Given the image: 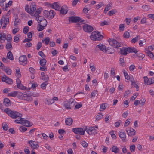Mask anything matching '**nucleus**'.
<instances>
[{"instance_id":"nucleus-20","label":"nucleus","mask_w":154,"mask_h":154,"mask_svg":"<svg viewBox=\"0 0 154 154\" xmlns=\"http://www.w3.org/2000/svg\"><path fill=\"white\" fill-rule=\"evenodd\" d=\"M127 51L129 53H134L135 54H137L138 51L136 49L134 48L128 47L127 48Z\"/></svg>"},{"instance_id":"nucleus-57","label":"nucleus","mask_w":154,"mask_h":154,"mask_svg":"<svg viewBox=\"0 0 154 154\" xmlns=\"http://www.w3.org/2000/svg\"><path fill=\"white\" fill-rule=\"evenodd\" d=\"M41 79L45 81V82H47L49 79V77L47 75L45 76L44 77L41 78Z\"/></svg>"},{"instance_id":"nucleus-25","label":"nucleus","mask_w":154,"mask_h":154,"mask_svg":"<svg viewBox=\"0 0 154 154\" xmlns=\"http://www.w3.org/2000/svg\"><path fill=\"white\" fill-rule=\"evenodd\" d=\"M127 48H123L122 49L120 50V54L122 55H127Z\"/></svg>"},{"instance_id":"nucleus-54","label":"nucleus","mask_w":154,"mask_h":154,"mask_svg":"<svg viewBox=\"0 0 154 154\" xmlns=\"http://www.w3.org/2000/svg\"><path fill=\"white\" fill-rule=\"evenodd\" d=\"M25 10L28 13L31 14L30 10L28 5H26L25 6Z\"/></svg>"},{"instance_id":"nucleus-31","label":"nucleus","mask_w":154,"mask_h":154,"mask_svg":"<svg viewBox=\"0 0 154 154\" xmlns=\"http://www.w3.org/2000/svg\"><path fill=\"white\" fill-rule=\"evenodd\" d=\"M18 95L19 96V98H20V99L22 98L23 99L24 98H25L26 97H27V94H24L20 92L18 93Z\"/></svg>"},{"instance_id":"nucleus-43","label":"nucleus","mask_w":154,"mask_h":154,"mask_svg":"<svg viewBox=\"0 0 154 154\" xmlns=\"http://www.w3.org/2000/svg\"><path fill=\"white\" fill-rule=\"evenodd\" d=\"M69 103H70V105L71 107V108L74 107L76 102L75 101H74V100H71L70 101H69Z\"/></svg>"},{"instance_id":"nucleus-8","label":"nucleus","mask_w":154,"mask_h":154,"mask_svg":"<svg viewBox=\"0 0 154 154\" xmlns=\"http://www.w3.org/2000/svg\"><path fill=\"white\" fill-rule=\"evenodd\" d=\"M85 130H83L81 128H74L72 129V131L76 134L81 135H84Z\"/></svg>"},{"instance_id":"nucleus-32","label":"nucleus","mask_w":154,"mask_h":154,"mask_svg":"<svg viewBox=\"0 0 154 154\" xmlns=\"http://www.w3.org/2000/svg\"><path fill=\"white\" fill-rule=\"evenodd\" d=\"M140 38V35H137L134 38H133L131 41V42L133 43H135L136 42L138 41Z\"/></svg>"},{"instance_id":"nucleus-46","label":"nucleus","mask_w":154,"mask_h":154,"mask_svg":"<svg viewBox=\"0 0 154 154\" xmlns=\"http://www.w3.org/2000/svg\"><path fill=\"white\" fill-rule=\"evenodd\" d=\"M130 36L129 33L128 32H125L124 34L123 37L125 38H128Z\"/></svg>"},{"instance_id":"nucleus-16","label":"nucleus","mask_w":154,"mask_h":154,"mask_svg":"<svg viewBox=\"0 0 154 154\" xmlns=\"http://www.w3.org/2000/svg\"><path fill=\"white\" fill-rule=\"evenodd\" d=\"M4 21V24L7 25L9 23V18L8 17L6 18L3 16L0 20L1 24H2L3 23Z\"/></svg>"},{"instance_id":"nucleus-49","label":"nucleus","mask_w":154,"mask_h":154,"mask_svg":"<svg viewBox=\"0 0 154 154\" xmlns=\"http://www.w3.org/2000/svg\"><path fill=\"white\" fill-rule=\"evenodd\" d=\"M103 115H102V113H99L96 116V119L97 120H99L103 117Z\"/></svg>"},{"instance_id":"nucleus-14","label":"nucleus","mask_w":154,"mask_h":154,"mask_svg":"<svg viewBox=\"0 0 154 154\" xmlns=\"http://www.w3.org/2000/svg\"><path fill=\"white\" fill-rule=\"evenodd\" d=\"M34 141L30 140L28 142V143L30 145L31 147L34 149H38L39 147V145L37 143H34Z\"/></svg>"},{"instance_id":"nucleus-53","label":"nucleus","mask_w":154,"mask_h":154,"mask_svg":"<svg viewBox=\"0 0 154 154\" xmlns=\"http://www.w3.org/2000/svg\"><path fill=\"white\" fill-rule=\"evenodd\" d=\"M135 146L134 145H132L130 147V150L131 152H134L135 151Z\"/></svg>"},{"instance_id":"nucleus-51","label":"nucleus","mask_w":154,"mask_h":154,"mask_svg":"<svg viewBox=\"0 0 154 154\" xmlns=\"http://www.w3.org/2000/svg\"><path fill=\"white\" fill-rule=\"evenodd\" d=\"M48 84V82H45L42 83L41 85V87L43 89H45L46 88V86Z\"/></svg>"},{"instance_id":"nucleus-11","label":"nucleus","mask_w":154,"mask_h":154,"mask_svg":"<svg viewBox=\"0 0 154 154\" xmlns=\"http://www.w3.org/2000/svg\"><path fill=\"white\" fill-rule=\"evenodd\" d=\"M84 30L86 32H91L93 30V28L91 26L85 24L83 26Z\"/></svg>"},{"instance_id":"nucleus-22","label":"nucleus","mask_w":154,"mask_h":154,"mask_svg":"<svg viewBox=\"0 0 154 154\" xmlns=\"http://www.w3.org/2000/svg\"><path fill=\"white\" fill-rule=\"evenodd\" d=\"M72 119L71 118H67L65 120L66 124L69 126L72 125Z\"/></svg>"},{"instance_id":"nucleus-13","label":"nucleus","mask_w":154,"mask_h":154,"mask_svg":"<svg viewBox=\"0 0 154 154\" xmlns=\"http://www.w3.org/2000/svg\"><path fill=\"white\" fill-rule=\"evenodd\" d=\"M60 13L63 14H66L68 11L67 7L65 5L63 6L60 10H59Z\"/></svg>"},{"instance_id":"nucleus-19","label":"nucleus","mask_w":154,"mask_h":154,"mask_svg":"<svg viewBox=\"0 0 154 154\" xmlns=\"http://www.w3.org/2000/svg\"><path fill=\"white\" fill-rule=\"evenodd\" d=\"M6 35L4 33H0V42L2 43H4L6 40Z\"/></svg>"},{"instance_id":"nucleus-60","label":"nucleus","mask_w":154,"mask_h":154,"mask_svg":"<svg viewBox=\"0 0 154 154\" xmlns=\"http://www.w3.org/2000/svg\"><path fill=\"white\" fill-rule=\"evenodd\" d=\"M2 127L3 129L5 131H7L8 128V125L6 124H3Z\"/></svg>"},{"instance_id":"nucleus-39","label":"nucleus","mask_w":154,"mask_h":154,"mask_svg":"<svg viewBox=\"0 0 154 154\" xmlns=\"http://www.w3.org/2000/svg\"><path fill=\"white\" fill-rule=\"evenodd\" d=\"M136 56H137L140 59H142L144 57L145 55L142 53L136 54Z\"/></svg>"},{"instance_id":"nucleus-9","label":"nucleus","mask_w":154,"mask_h":154,"mask_svg":"<svg viewBox=\"0 0 154 154\" xmlns=\"http://www.w3.org/2000/svg\"><path fill=\"white\" fill-rule=\"evenodd\" d=\"M20 63L23 66L27 63V59L26 55H23L20 57L19 58Z\"/></svg>"},{"instance_id":"nucleus-27","label":"nucleus","mask_w":154,"mask_h":154,"mask_svg":"<svg viewBox=\"0 0 154 154\" xmlns=\"http://www.w3.org/2000/svg\"><path fill=\"white\" fill-rule=\"evenodd\" d=\"M7 57L8 59L11 60H14V57L13 56V54L11 52V51H9L7 54Z\"/></svg>"},{"instance_id":"nucleus-33","label":"nucleus","mask_w":154,"mask_h":154,"mask_svg":"<svg viewBox=\"0 0 154 154\" xmlns=\"http://www.w3.org/2000/svg\"><path fill=\"white\" fill-rule=\"evenodd\" d=\"M123 72L124 74L125 79H127V80H129L130 77L128 74L127 73V72H126L125 70H123Z\"/></svg>"},{"instance_id":"nucleus-48","label":"nucleus","mask_w":154,"mask_h":154,"mask_svg":"<svg viewBox=\"0 0 154 154\" xmlns=\"http://www.w3.org/2000/svg\"><path fill=\"white\" fill-rule=\"evenodd\" d=\"M97 92L96 90H94L91 93L90 97L92 98V97H94Z\"/></svg>"},{"instance_id":"nucleus-7","label":"nucleus","mask_w":154,"mask_h":154,"mask_svg":"<svg viewBox=\"0 0 154 154\" xmlns=\"http://www.w3.org/2000/svg\"><path fill=\"white\" fill-rule=\"evenodd\" d=\"M69 21L75 23L78 22L82 23L84 21V20H82L80 17L78 16H71L69 17Z\"/></svg>"},{"instance_id":"nucleus-58","label":"nucleus","mask_w":154,"mask_h":154,"mask_svg":"<svg viewBox=\"0 0 154 154\" xmlns=\"http://www.w3.org/2000/svg\"><path fill=\"white\" fill-rule=\"evenodd\" d=\"M47 102L48 105L54 103V101H53V100L51 99H48L47 100Z\"/></svg>"},{"instance_id":"nucleus-26","label":"nucleus","mask_w":154,"mask_h":154,"mask_svg":"<svg viewBox=\"0 0 154 154\" xmlns=\"http://www.w3.org/2000/svg\"><path fill=\"white\" fill-rule=\"evenodd\" d=\"M19 92L16 91L11 92L8 94V96L15 97L17 95H18V93Z\"/></svg>"},{"instance_id":"nucleus-62","label":"nucleus","mask_w":154,"mask_h":154,"mask_svg":"<svg viewBox=\"0 0 154 154\" xmlns=\"http://www.w3.org/2000/svg\"><path fill=\"white\" fill-rule=\"evenodd\" d=\"M130 133L129 134V135L130 134L131 135H134L135 134V131L134 129L132 128L130 130Z\"/></svg>"},{"instance_id":"nucleus-40","label":"nucleus","mask_w":154,"mask_h":154,"mask_svg":"<svg viewBox=\"0 0 154 154\" xmlns=\"http://www.w3.org/2000/svg\"><path fill=\"white\" fill-rule=\"evenodd\" d=\"M80 143L85 148L87 147L88 146V144L85 141L81 140Z\"/></svg>"},{"instance_id":"nucleus-10","label":"nucleus","mask_w":154,"mask_h":154,"mask_svg":"<svg viewBox=\"0 0 154 154\" xmlns=\"http://www.w3.org/2000/svg\"><path fill=\"white\" fill-rule=\"evenodd\" d=\"M2 80L3 82H5L9 84H12L13 83L11 79L6 75H4L2 77Z\"/></svg>"},{"instance_id":"nucleus-63","label":"nucleus","mask_w":154,"mask_h":154,"mask_svg":"<svg viewBox=\"0 0 154 154\" xmlns=\"http://www.w3.org/2000/svg\"><path fill=\"white\" fill-rule=\"evenodd\" d=\"M42 46V44L41 42H38L36 45V49L38 50Z\"/></svg>"},{"instance_id":"nucleus-21","label":"nucleus","mask_w":154,"mask_h":154,"mask_svg":"<svg viewBox=\"0 0 154 154\" xmlns=\"http://www.w3.org/2000/svg\"><path fill=\"white\" fill-rule=\"evenodd\" d=\"M12 1H9L8 3L5 4V7L2 8L3 9L4 11H6L8 9V7L9 6H11L12 5Z\"/></svg>"},{"instance_id":"nucleus-36","label":"nucleus","mask_w":154,"mask_h":154,"mask_svg":"<svg viewBox=\"0 0 154 154\" xmlns=\"http://www.w3.org/2000/svg\"><path fill=\"white\" fill-rule=\"evenodd\" d=\"M45 27V26L39 25L38 24L37 26V30L38 31H41L44 29Z\"/></svg>"},{"instance_id":"nucleus-45","label":"nucleus","mask_w":154,"mask_h":154,"mask_svg":"<svg viewBox=\"0 0 154 154\" xmlns=\"http://www.w3.org/2000/svg\"><path fill=\"white\" fill-rule=\"evenodd\" d=\"M44 41L45 42V43L46 45L48 44L50 41V38L49 37H46L44 38V39L42 40V42H43Z\"/></svg>"},{"instance_id":"nucleus-5","label":"nucleus","mask_w":154,"mask_h":154,"mask_svg":"<svg viewBox=\"0 0 154 154\" xmlns=\"http://www.w3.org/2000/svg\"><path fill=\"white\" fill-rule=\"evenodd\" d=\"M108 42L109 45L114 48H119L121 46V44L115 39H109Z\"/></svg>"},{"instance_id":"nucleus-30","label":"nucleus","mask_w":154,"mask_h":154,"mask_svg":"<svg viewBox=\"0 0 154 154\" xmlns=\"http://www.w3.org/2000/svg\"><path fill=\"white\" fill-rule=\"evenodd\" d=\"M146 53L147 54V55L152 60L154 59V55L152 52L147 51H146Z\"/></svg>"},{"instance_id":"nucleus-23","label":"nucleus","mask_w":154,"mask_h":154,"mask_svg":"<svg viewBox=\"0 0 154 154\" xmlns=\"http://www.w3.org/2000/svg\"><path fill=\"white\" fill-rule=\"evenodd\" d=\"M115 153H117L119 151V149L116 146H113L110 149Z\"/></svg>"},{"instance_id":"nucleus-52","label":"nucleus","mask_w":154,"mask_h":154,"mask_svg":"<svg viewBox=\"0 0 154 154\" xmlns=\"http://www.w3.org/2000/svg\"><path fill=\"white\" fill-rule=\"evenodd\" d=\"M23 99L26 101H32V98L31 96L27 95L25 98H24Z\"/></svg>"},{"instance_id":"nucleus-61","label":"nucleus","mask_w":154,"mask_h":154,"mask_svg":"<svg viewBox=\"0 0 154 154\" xmlns=\"http://www.w3.org/2000/svg\"><path fill=\"white\" fill-rule=\"evenodd\" d=\"M111 74L112 76H114L115 75V69L114 68H111L110 71Z\"/></svg>"},{"instance_id":"nucleus-28","label":"nucleus","mask_w":154,"mask_h":154,"mask_svg":"<svg viewBox=\"0 0 154 154\" xmlns=\"http://www.w3.org/2000/svg\"><path fill=\"white\" fill-rule=\"evenodd\" d=\"M46 60L44 58L41 59L40 61V64L42 67L45 66L46 65Z\"/></svg>"},{"instance_id":"nucleus-38","label":"nucleus","mask_w":154,"mask_h":154,"mask_svg":"<svg viewBox=\"0 0 154 154\" xmlns=\"http://www.w3.org/2000/svg\"><path fill=\"white\" fill-rule=\"evenodd\" d=\"M17 86L18 88L21 89L22 90H26V87L23 86V85L21 83L17 85Z\"/></svg>"},{"instance_id":"nucleus-42","label":"nucleus","mask_w":154,"mask_h":154,"mask_svg":"<svg viewBox=\"0 0 154 154\" xmlns=\"http://www.w3.org/2000/svg\"><path fill=\"white\" fill-rule=\"evenodd\" d=\"M117 11L116 10L112 9L108 12V14L109 15L111 16L114 14Z\"/></svg>"},{"instance_id":"nucleus-59","label":"nucleus","mask_w":154,"mask_h":154,"mask_svg":"<svg viewBox=\"0 0 154 154\" xmlns=\"http://www.w3.org/2000/svg\"><path fill=\"white\" fill-rule=\"evenodd\" d=\"M90 68H91V71L93 72H94L95 70L96 69L95 68V66H94V65H91V64H90Z\"/></svg>"},{"instance_id":"nucleus-2","label":"nucleus","mask_w":154,"mask_h":154,"mask_svg":"<svg viewBox=\"0 0 154 154\" xmlns=\"http://www.w3.org/2000/svg\"><path fill=\"white\" fill-rule=\"evenodd\" d=\"M5 112L10 117L13 119H16L18 117H22V115L17 111H13L9 108H6L4 110Z\"/></svg>"},{"instance_id":"nucleus-41","label":"nucleus","mask_w":154,"mask_h":154,"mask_svg":"<svg viewBox=\"0 0 154 154\" xmlns=\"http://www.w3.org/2000/svg\"><path fill=\"white\" fill-rule=\"evenodd\" d=\"M119 62H120V65L123 66H124V65L125 64V63H124V58L122 57H121L119 59Z\"/></svg>"},{"instance_id":"nucleus-18","label":"nucleus","mask_w":154,"mask_h":154,"mask_svg":"<svg viewBox=\"0 0 154 154\" xmlns=\"http://www.w3.org/2000/svg\"><path fill=\"white\" fill-rule=\"evenodd\" d=\"M30 13L31 14H33V13L35 12V11H36V5H35V4H31L30 6Z\"/></svg>"},{"instance_id":"nucleus-29","label":"nucleus","mask_w":154,"mask_h":154,"mask_svg":"<svg viewBox=\"0 0 154 154\" xmlns=\"http://www.w3.org/2000/svg\"><path fill=\"white\" fill-rule=\"evenodd\" d=\"M93 127H90L88 128H86V132L89 135H91L92 134V132Z\"/></svg>"},{"instance_id":"nucleus-15","label":"nucleus","mask_w":154,"mask_h":154,"mask_svg":"<svg viewBox=\"0 0 154 154\" xmlns=\"http://www.w3.org/2000/svg\"><path fill=\"white\" fill-rule=\"evenodd\" d=\"M55 15V12L53 10H51L49 11H48V15L47 17L48 18L51 19L54 17Z\"/></svg>"},{"instance_id":"nucleus-12","label":"nucleus","mask_w":154,"mask_h":154,"mask_svg":"<svg viewBox=\"0 0 154 154\" xmlns=\"http://www.w3.org/2000/svg\"><path fill=\"white\" fill-rule=\"evenodd\" d=\"M49 5L52 8L58 11L60 10L61 6L57 2H55L52 4H49Z\"/></svg>"},{"instance_id":"nucleus-44","label":"nucleus","mask_w":154,"mask_h":154,"mask_svg":"<svg viewBox=\"0 0 154 154\" xmlns=\"http://www.w3.org/2000/svg\"><path fill=\"white\" fill-rule=\"evenodd\" d=\"M16 75L18 78H19L21 77V75L20 69H18V70L16 69Z\"/></svg>"},{"instance_id":"nucleus-24","label":"nucleus","mask_w":154,"mask_h":154,"mask_svg":"<svg viewBox=\"0 0 154 154\" xmlns=\"http://www.w3.org/2000/svg\"><path fill=\"white\" fill-rule=\"evenodd\" d=\"M4 104L6 106H9L11 104L10 100L8 98H5L4 100Z\"/></svg>"},{"instance_id":"nucleus-56","label":"nucleus","mask_w":154,"mask_h":154,"mask_svg":"<svg viewBox=\"0 0 154 154\" xmlns=\"http://www.w3.org/2000/svg\"><path fill=\"white\" fill-rule=\"evenodd\" d=\"M145 100L144 99H141L140 101V102H139V104H140L141 106H143L145 102Z\"/></svg>"},{"instance_id":"nucleus-55","label":"nucleus","mask_w":154,"mask_h":154,"mask_svg":"<svg viewBox=\"0 0 154 154\" xmlns=\"http://www.w3.org/2000/svg\"><path fill=\"white\" fill-rule=\"evenodd\" d=\"M20 20L18 18H15V21L14 22V26H17L18 25L19 23Z\"/></svg>"},{"instance_id":"nucleus-17","label":"nucleus","mask_w":154,"mask_h":154,"mask_svg":"<svg viewBox=\"0 0 154 154\" xmlns=\"http://www.w3.org/2000/svg\"><path fill=\"white\" fill-rule=\"evenodd\" d=\"M119 136L123 142L125 141L126 135L124 132H120L119 134Z\"/></svg>"},{"instance_id":"nucleus-64","label":"nucleus","mask_w":154,"mask_h":154,"mask_svg":"<svg viewBox=\"0 0 154 154\" xmlns=\"http://www.w3.org/2000/svg\"><path fill=\"white\" fill-rule=\"evenodd\" d=\"M119 29L120 31H123L124 29V26L123 24H121L119 27Z\"/></svg>"},{"instance_id":"nucleus-50","label":"nucleus","mask_w":154,"mask_h":154,"mask_svg":"<svg viewBox=\"0 0 154 154\" xmlns=\"http://www.w3.org/2000/svg\"><path fill=\"white\" fill-rule=\"evenodd\" d=\"M29 27L28 26H25L23 29V32L25 33H27L29 31Z\"/></svg>"},{"instance_id":"nucleus-4","label":"nucleus","mask_w":154,"mask_h":154,"mask_svg":"<svg viewBox=\"0 0 154 154\" xmlns=\"http://www.w3.org/2000/svg\"><path fill=\"white\" fill-rule=\"evenodd\" d=\"M90 38L93 40H101L103 38V36L101 35L100 33L97 31L93 32L92 33Z\"/></svg>"},{"instance_id":"nucleus-1","label":"nucleus","mask_w":154,"mask_h":154,"mask_svg":"<svg viewBox=\"0 0 154 154\" xmlns=\"http://www.w3.org/2000/svg\"><path fill=\"white\" fill-rule=\"evenodd\" d=\"M41 8H38L35 12L34 14V16L36 17V20L38 22L39 25L46 26L47 24L46 20L43 17L38 16L41 13Z\"/></svg>"},{"instance_id":"nucleus-47","label":"nucleus","mask_w":154,"mask_h":154,"mask_svg":"<svg viewBox=\"0 0 154 154\" xmlns=\"http://www.w3.org/2000/svg\"><path fill=\"white\" fill-rule=\"evenodd\" d=\"M19 129L21 132H24L27 130V129L23 126H21L20 127Z\"/></svg>"},{"instance_id":"nucleus-37","label":"nucleus","mask_w":154,"mask_h":154,"mask_svg":"<svg viewBox=\"0 0 154 154\" xmlns=\"http://www.w3.org/2000/svg\"><path fill=\"white\" fill-rule=\"evenodd\" d=\"M4 70L8 75H11V70L9 68H6L4 69Z\"/></svg>"},{"instance_id":"nucleus-3","label":"nucleus","mask_w":154,"mask_h":154,"mask_svg":"<svg viewBox=\"0 0 154 154\" xmlns=\"http://www.w3.org/2000/svg\"><path fill=\"white\" fill-rule=\"evenodd\" d=\"M21 117H18V119L15 120V122L17 123L22 124L23 126L27 127H29L32 125V123L29 121L25 120L24 118H22Z\"/></svg>"},{"instance_id":"nucleus-34","label":"nucleus","mask_w":154,"mask_h":154,"mask_svg":"<svg viewBox=\"0 0 154 154\" xmlns=\"http://www.w3.org/2000/svg\"><path fill=\"white\" fill-rule=\"evenodd\" d=\"M111 6L110 4H108L105 8L104 10V12L106 13L107 11L111 9Z\"/></svg>"},{"instance_id":"nucleus-35","label":"nucleus","mask_w":154,"mask_h":154,"mask_svg":"<svg viewBox=\"0 0 154 154\" xmlns=\"http://www.w3.org/2000/svg\"><path fill=\"white\" fill-rule=\"evenodd\" d=\"M64 106L67 109H70L71 108L69 101L65 102L64 104Z\"/></svg>"},{"instance_id":"nucleus-6","label":"nucleus","mask_w":154,"mask_h":154,"mask_svg":"<svg viewBox=\"0 0 154 154\" xmlns=\"http://www.w3.org/2000/svg\"><path fill=\"white\" fill-rule=\"evenodd\" d=\"M107 50L108 49L106 48L105 45L102 44H99L96 46L95 51L98 52L100 50L104 52H106Z\"/></svg>"}]
</instances>
